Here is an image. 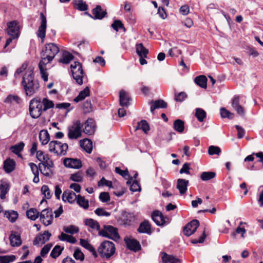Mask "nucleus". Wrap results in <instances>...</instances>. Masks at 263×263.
<instances>
[{"label": "nucleus", "mask_w": 263, "mask_h": 263, "mask_svg": "<svg viewBox=\"0 0 263 263\" xmlns=\"http://www.w3.org/2000/svg\"><path fill=\"white\" fill-rule=\"evenodd\" d=\"M21 84L27 96H31L37 92L40 85L38 81L34 79L33 69L29 68L26 71L23 77Z\"/></svg>", "instance_id": "nucleus-1"}, {"label": "nucleus", "mask_w": 263, "mask_h": 263, "mask_svg": "<svg viewBox=\"0 0 263 263\" xmlns=\"http://www.w3.org/2000/svg\"><path fill=\"white\" fill-rule=\"evenodd\" d=\"M60 51L59 47L54 43L46 44L41 54V62L50 63Z\"/></svg>", "instance_id": "nucleus-2"}, {"label": "nucleus", "mask_w": 263, "mask_h": 263, "mask_svg": "<svg viewBox=\"0 0 263 263\" xmlns=\"http://www.w3.org/2000/svg\"><path fill=\"white\" fill-rule=\"evenodd\" d=\"M116 248L114 243L110 241H103L98 249V252L101 257L109 258L115 252Z\"/></svg>", "instance_id": "nucleus-3"}, {"label": "nucleus", "mask_w": 263, "mask_h": 263, "mask_svg": "<svg viewBox=\"0 0 263 263\" xmlns=\"http://www.w3.org/2000/svg\"><path fill=\"white\" fill-rule=\"evenodd\" d=\"M70 67L73 79L76 81V83L79 85H82L85 73L82 64L79 62H74L71 64Z\"/></svg>", "instance_id": "nucleus-4"}, {"label": "nucleus", "mask_w": 263, "mask_h": 263, "mask_svg": "<svg viewBox=\"0 0 263 263\" xmlns=\"http://www.w3.org/2000/svg\"><path fill=\"white\" fill-rule=\"evenodd\" d=\"M42 104L40 98H34L30 101L29 110L32 118L36 119L42 115L44 111Z\"/></svg>", "instance_id": "nucleus-5"}, {"label": "nucleus", "mask_w": 263, "mask_h": 263, "mask_svg": "<svg viewBox=\"0 0 263 263\" xmlns=\"http://www.w3.org/2000/svg\"><path fill=\"white\" fill-rule=\"evenodd\" d=\"M68 148L67 143H62L58 141H52L49 144V150L57 155L64 156Z\"/></svg>", "instance_id": "nucleus-6"}, {"label": "nucleus", "mask_w": 263, "mask_h": 263, "mask_svg": "<svg viewBox=\"0 0 263 263\" xmlns=\"http://www.w3.org/2000/svg\"><path fill=\"white\" fill-rule=\"evenodd\" d=\"M99 235L115 241L120 238L118 229L110 225H104L99 232Z\"/></svg>", "instance_id": "nucleus-7"}, {"label": "nucleus", "mask_w": 263, "mask_h": 263, "mask_svg": "<svg viewBox=\"0 0 263 263\" xmlns=\"http://www.w3.org/2000/svg\"><path fill=\"white\" fill-rule=\"evenodd\" d=\"M80 120L74 121L72 124L68 127V137L69 139H77L82 136L83 129Z\"/></svg>", "instance_id": "nucleus-8"}, {"label": "nucleus", "mask_w": 263, "mask_h": 263, "mask_svg": "<svg viewBox=\"0 0 263 263\" xmlns=\"http://www.w3.org/2000/svg\"><path fill=\"white\" fill-rule=\"evenodd\" d=\"M153 220L158 226L163 227L170 223V218L164 216L159 211H154L151 215Z\"/></svg>", "instance_id": "nucleus-9"}, {"label": "nucleus", "mask_w": 263, "mask_h": 263, "mask_svg": "<svg viewBox=\"0 0 263 263\" xmlns=\"http://www.w3.org/2000/svg\"><path fill=\"white\" fill-rule=\"evenodd\" d=\"M40 220L45 226L51 224L53 221V214L51 209L47 208L43 210L40 214Z\"/></svg>", "instance_id": "nucleus-10"}, {"label": "nucleus", "mask_w": 263, "mask_h": 263, "mask_svg": "<svg viewBox=\"0 0 263 263\" xmlns=\"http://www.w3.org/2000/svg\"><path fill=\"white\" fill-rule=\"evenodd\" d=\"M41 24L37 31V36L41 38L42 42L44 41L46 36V30L47 27V20L46 16L43 12L40 13Z\"/></svg>", "instance_id": "nucleus-11"}, {"label": "nucleus", "mask_w": 263, "mask_h": 263, "mask_svg": "<svg viewBox=\"0 0 263 263\" xmlns=\"http://www.w3.org/2000/svg\"><path fill=\"white\" fill-rule=\"evenodd\" d=\"M84 126L83 132L86 135L90 136L94 134L96 125L95 121L92 118H88L84 123L82 125Z\"/></svg>", "instance_id": "nucleus-12"}, {"label": "nucleus", "mask_w": 263, "mask_h": 263, "mask_svg": "<svg viewBox=\"0 0 263 263\" xmlns=\"http://www.w3.org/2000/svg\"><path fill=\"white\" fill-rule=\"evenodd\" d=\"M199 226V222L198 220H192L183 228L184 234L187 236H191L196 232Z\"/></svg>", "instance_id": "nucleus-13"}, {"label": "nucleus", "mask_w": 263, "mask_h": 263, "mask_svg": "<svg viewBox=\"0 0 263 263\" xmlns=\"http://www.w3.org/2000/svg\"><path fill=\"white\" fill-rule=\"evenodd\" d=\"M36 157L38 160L40 161L39 163V166L44 165L45 164L49 165V164L53 165L54 164L49 156L41 151H39L36 152Z\"/></svg>", "instance_id": "nucleus-14"}, {"label": "nucleus", "mask_w": 263, "mask_h": 263, "mask_svg": "<svg viewBox=\"0 0 263 263\" xmlns=\"http://www.w3.org/2000/svg\"><path fill=\"white\" fill-rule=\"evenodd\" d=\"M7 33L10 36H19V27L16 21L9 22L7 23Z\"/></svg>", "instance_id": "nucleus-15"}, {"label": "nucleus", "mask_w": 263, "mask_h": 263, "mask_svg": "<svg viewBox=\"0 0 263 263\" xmlns=\"http://www.w3.org/2000/svg\"><path fill=\"white\" fill-rule=\"evenodd\" d=\"M134 218L135 217L133 213L123 212L119 218V221L122 224L129 226L134 221Z\"/></svg>", "instance_id": "nucleus-16"}, {"label": "nucleus", "mask_w": 263, "mask_h": 263, "mask_svg": "<svg viewBox=\"0 0 263 263\" xmlns=\"http://www.w3.org/2000/svg\"><path fill=\"white\" fill-rule=\"evenodd\" d=\"M64 164L67 167L75 169L80 168L82 166L80 160L74 158H66L64 160Z\"/></svg>", "instance_id": "nucleus-17"}, {"label": "nucleus", "mask_w": 263, "mask_h": 263, "mask_svg": "<svg viewBox=\"0 0 263 263\" xmlns=\"http://www.w3.org/2000/svg\"><path fill=\"white\" fill-rule=\"evenodd\" d=\"M51 234L48 231H44L42 234H40L35 237L33 240L34 245H43L48 241Z\"/></svg>", "instance_id": "nucleus-18"}, {"label": "nucleus", "mask_w": 263, "mask_h": 263, "mask_svg": "<svg viewBox=\"0 0 263 263\" xmlns=\"http://www.w3.org/2000/svg\"><path fill=\"white\" fill-rule=\"evenodd\" d=\"M232 106L237 113L241 116H243L245 114V109L242 106L239 104V97L235 96L232 99Z\"/></svg>", "instance_id": "nucleus-19"}, {"label": "nucleus", "mask_w": 263, "mask_h": 263, "mask_svg": "<svg viewBox=\"0 0 263 263\" xmlns=\"http://www.w3.org/2000/svg\"><path fill=\"white\" fill-rule=\"evenodd\" d=\"M125 243L127 248L135 252L141 250V247L138 241L135 239L125 238Z\"/></svg>", "instance_id": "nucleus-20"}, {"label": "nucleus", "mask_w": 263, "mask_h": 263, "mask_svg": "<svg viewBox=\"0 0 263 263\" xmlns=\"http://www.w3.org/2000/svg\"><path fill=\"white\" fill-rule=\"evenodd\" d=\"M77 196L73 191L70 190L65 191L62 195V200L64 202L73 203L77 200Z\"/></svg>", "instance_id": "nucleus-21"}, {"label": "nucleus", "mask_w": 263, "mask_h": 263, "mask_svg": "<svg viewBox=\"0 0 263 263\" xmlns=\"http://www.w3.org/2000/svg\"><path fill=\"white\" fill-rule=\"evenodd\" d=\"M137 231L140 233H146L147 234H151V225L148 220H145L142 222L139 228L137 229Z\"/></svg>", "instance_id": "nucleus-22"}, {"label": "nucleus", "mask_w": 263, "mask_h": 263, "mask_svg": "<svg viewBox=\"0 0 263 263\" xmlns=\"http://www.w3.org/2000/svg\"><path fill=\"white\" fill-rule=\"evenodd\" d=\"M92 13L93 15L92 18L94 20H101L107 15L106 11H102V8L100 5H97L96 8L93 9Z\"/></svg>", "instance_id": "nucleus-23"}, {"label": "nucleus", "mask_w": 263, "mask_h": 263, "mask_svg": "<svg viewBox=\"0 0 263 263\" xmlns=\"http://www.w3.org/2000/svg\"><path fill=\"white\" fill-rule=\"evenodd\" d=\"M15 162L13 159L7 158L4 162V170L7 173H10L15 170Z\"/></svg>", "instance_id": "nucleus-24"}, {"label": "nucleus", "mask_w": 263, "mask_h": 263, "mask_svg": "<svg viewBox=\"0 0 263 263\" xmlns=\"http://www.w3.org/2000/svg\"><path fill=\"white\" fill-rule=\"evenodd\" d=\"M189 183V180L185 179H178L177 180L176 187L179 190L180 194L182 195L186 193Z\"/></svg>", "instance_id": "nucleus-25"}, {"label": "nucleus", "mask_w": 263, "mask_h": 263, "mask_svg": "<svg viewBox=\"0 0 263 263\" xmlns=\"http://www.w3.org/2000/svg\"><path fill=\"white\" fill-rule=\"evenodd\" d=\"M161 258L163 263H181V262L180 259L164 252L161 253Z\"/></svg>", "instance_id": "nucleus-26"}, {"label": "nucleus", "mask_w": 263, "mask_h": 263, "mask_svg": "<svg viewBox=\"0 0 263 263\" xmlns=\"http://www.w3.org/2000/svg\"><path fill=\"white\" fill-rule=\"evenodd\" d=\"M39 167L41 173L46 177H50L53 174L52 168L54 167V164H49V165L45 164L41 166H39Z\"/></svg>", "instance_id": "nucleus-27"}, {"label": "nucleus", "mask_w": 263, "mask_h": 263, "mask_svg": "<svg viewBox=\"0 0 263 263\" xmlns=\"http://www.w3.org/2000/svg\"><path fill=\"white\" fill-rule=\"evenodd\" d=\"M80 145L87 153L90 154L91 153L92 150V142L90 140L87 138L81 140L80 141Z\"/></svg>", "instance_id": "nucleus-28"}, {"label": "nucleus", "mask_w": 263, "mask_h": 263, "mask_svg": "<svg viewBox=\"0 0 263 263\" xmlns=\"http://www.w3.org/2000/svg\"><path fill=\"white\" fill-rule=\"evenodd\" d=\"M130 98L127 93L122 90L120 91L119 101L120 104L122 106H128L129 105Z\"/></svg>", "instance_id": "nucleus-29"}, {"label": "nucleus", "mask_w": 263, "mask_h": 263, "mask_svg": "<svg viewBox=\"0 0 263 263\" xmlns=\"http://www.w3.org/2000/svg\"><path fill=\"white\" fill-rule=\"evenodd\" d=\"M10 244L12 247H17L22 244V240L20 236L17 232H13L9 237Z\"/></svg>", "instance_id": "nucleus-30"}, {"label": "nucleus", "mask_w": 263, "mask_h": 263, "mask_svg": "<svg viewBox=\"0 0 263 263\" xmlns=\"http://www.w3.org/2000/svg\"><path fill=\"white\" fill-rule=\"evenodd\" d=\"M73 7L75 9L80 11H85L88 10V6L83 0H75L73 1Z\"/></svg>", "instance_id": "nucleus-31"}, {"label": "nucleus", "mask_w": 263, "mask_h": 263, "mask_svg": "<svg viewBox=\"0 0 263 263\" xmlns=\"http://www.w3.org/2000/svg\"><path fill=\"white\" fill-rule=\"evenodd\" d=\"M136 50L137 54L140 57H147L148 50L144 47L142 43L137 44L136 45Z\"/></svg>", "instance_id": "nucleus-32"}, {"label": "nucleus", "mask_w": 263, "mask_h": 263, "mask_svg": "<svg viewBox=\"0 0 263 263\" xmlns=\"http://www.w3.org/2000/svg\"><path fill=\"white\" fill-rule=\"evenodd\" d=\"M195 83L203 88L207 87V78L205 76L200 75L196 77L194 79Z\"/></svg>", "instance_id": "nucleus-33"}, {"label": "nucleus", "mask_w": 263, "mask_h": 263, "mask_svg": "<svg viewBox=\"0 0 263 263\" xmlns=\"http://www.w3.org/2000/svg\"><path fill=\"white\" fill-rule=\"evenodd\" d=\"M39 139L42 145H46L49 142L50 135L47 130H42L40 132Z\"/></svg>", "instance_id": "nucleus-34"}, {"label": "nucleus", "mask_w": 263, "mask_h": 263, "mask_svg": "<svg viewBox=\"0 0 263 263\" xmlns=\"http://www.w3.org/2000/svg\"><path fill=\"white\" fill-rule=\"evenodd\" d=\"M90 95V90L88 87H86L83 90L81 91L78 96L74 99L75 102H79L84 100L86 97Z\"/></svg>", "instance_id": "nucleus-35"}, {"label": "nucleus", "mask_w": 263, "mask_h": 263, "mask_svg": "<svg viewBox=\"0 0 263 263\" xmlns=\"http://www.w3.org/2000/svg\"><path fill=\"white\" fill-rule=\"evenodd\" d=\"M48 63H44L43 62H40L39 64V67L40 70L42 78L44 81H48V74L46 72V66Z\"/></svg>", "instance_id": "nucleus-36"}, {"label": "nucleus", "mask_w": 263, "mask_h": 263, "mask_svg": "<svg viewBox=\"0 0 263 263\" xmlns=\"http://www.w3.org/2000/svg\"><path fill=\"white\" fill-rule=\"evenodd\" d=\"M138 129H141L144 133H147L150 130V127L146 120H142L137 123L136 130Z\"/></svg>", "instance_id": "nucleus-37"}, {"label": "nucleus", "mask_w": 263, "mask_h": 263, "mask_svg": "<svg viewBox=\"0 0 263 263\" xmlns=\"http://www.w3.org/2000/svg\"><path fill=\"white\" fill-rule=\"evenodd\" d=\"M58 238L61 241H66L68 242L74 244L77 242V239L71 235H67L63 232L58 236Z\"/></svg>", "instance_id": "nucleus-38"}, {"label": "nucleus", "mask_w": 263, "mask_h": 263, "mask_svg": "<svg viewBox=\"0 0 263 263\" xmlns=\"http://www.w3.org/2000/svg\"><path fill=\"white\" fill-rule=\"evenodd\" d=\"M26 216L31 220H35L40 216V212L36 209L31 208L26 212Z\"/></svg>", "instance_id": "nucleus-39"}, {"label": "nucleus", "mask_w": 263, "mask_h": 263, "mask_svg": "<svg viewBox=\"0 0 263 263\" xmlns=\"http://www.w3.org/2000/svg\"><path fill=\"white\" fill-rule=\"evenodd\" d=\"M195 117L198 121L203 122L206 117V113L204 110L201 108H197L195 109Z\"/></svg>", "instance_id": "nucleus-40"}, {"label": "nucleus", "mask_w": 263, "mask_h": 263, "mask_svg": "<svg viewBox=\"0 0 263 263\" xmlns=\"http://www.w3.org/2000/svg\"><path fill=\"white\" fill-rule=\"evenodd\" d=\"M173 127L176 131L181 133L184 129V123L180 119H177L174 122Z\"/></svg>", "instance_id": "nucleus-41"}, {"label": "nucleus", "mask_w": 263, "mask_h": 263, "mask_svg": "<svg viewBox=\"0 0 263 263\" xmlns=\"http://www.w3.org/2000/svg\"><path fill=\"white\" fill-rule=\"evenodd\" d=\"M85 224L92 229H96L97 230H100V229L99 222L93 219L88 218L85 219Z\"/></svg>", "instance_id": "nucleus-42"}, {"label": "nucleus", "mask_w": 263, "mask_h": 263, "mask_svg": "<svg viewBox=\"0 0 263 263\" xmlns=\"http://www.w3.org/2000/svg\"><path fill=\"white\" fill-rule=\"evenodd\" d=\"M77 202L79 205L84 209H87L89 207V202L88 200L85 199L84 197L80 195L77 196Z\"/></svg>", "instance_id": "nucleus-43"}, {"label": "nucleus", "mask_w": 263, "mask_h": 263, "mask_svg": "<svg viewBox=\"0 0 263 263\" xmlns=\"http://www.w3.org/2000/svg\"><path fill=\"white\" fill-rule=\"evenodd\" d=\"M13 102L20 104L21 102V99L17 95H10L4 100V102L8 104H11Z\"/></svg>", "instance_id": "nucleus-44"}, {"label": "nucleus", "mask_w": 263, "mask_h": 263, "mask_svg": "<svg viewBox=\"0 0 263 263\" xmlns=\"http://www.w3.org/2000/svg\"><path fill=\"white\" fill-rule=\"evenodd\" d=\"M64 247L56 245L51 251L50 256L53 258H56L62 253Z\"/></svg>", "instance_id": "nucleus-45"}, {"label": "nucleus", "mask_w": 263, "mask_h": 263, "mask_svg": "<svg viewBox=\"0 0 263 263\" xmlns=\"http://www.w3.org/2000/svg\"><path fill=\"white\" fill-rule=\"evenodd\" d=\"M63 230L66 233L73 235L78 233L79 231V229L78 227L74 225H70L68 226L64 227L63 228Z\"/></svg>", "instance_id": "nucleus-46"}, {"label": "nucleus", "mask_w": 263, "mask_h": 263, "mask_svg": "<svg viewBox=\"0 0 263 263\" xmlns=\"http://www.w3.org/2000/svg\"><path fill=\"white\" fill-rule=\"evenodd\" d=\"M41 102L43 103L42 106L44 111L54 107L53 102L52 101L48 100L47 98H44Z\"/></svg>", "instance_id": "nucleus-47"}, {"label": "nucleus", "mask_w": 263, "mask_h": 263, "mask_svg": "<svg viewBox=\"0 0 263 263\" xmlns=\"http://www.w3.org/2000/svg\"><path fill=\"white\" fill-rule=\"evenodd\" d=\"M24 146L25 144L24 142H21L18 144L12 146L10 149L14 154L17 155L23 151Z\"/></svg>", "instance_id": "nucleus-48"}, {"label": "nucleus", "mask_w": 263, "mask_h": 263, "mask_svg": "<svg viewBox=\"0 0 263 263\" xmlns=\"http://www.w3.org/2000/svg\"><path fill=\"white\" fill-rule=\"evenodd\" d=\"M216 174L213 172H204L201 173L200 178L203 181H208L214 178Z\"/></svg>", "instance_id": "nucleus-49"}, {"label": "nucleus", "mask_w": 263, "mask_h": 263, "mask_svg": "<svg viewBox=\"0 0 263 263\" xmlns=\"http://www.w3.org/2000/svg\"><path fill=\"white\" fill-rule=\"evenodd\" d=\"M5 216L7 217L11 222H14L18 218V214L14 211L11 212H6Z\"/></svg>", "instance_id": "nucleus-50"}, {"label": "nucleus", "mask_w": 263, "mask_h": 263, "mask_svg": "<svg viewBox=\"0 0 263 263\" xmlns=\"http://www.w3.org/2000/svg\"><path fill=\"white\" fill-rule=\"evenodd\" d=\"M9 189V185L7 183H3L0 185V197L2 199L5 198Z\"/></svg>", "instance_id": "nucleus-51"}, {"label": "nucleus", "mask_w": 263, "mask_h": 263, "mask_svg": "<svg viewBox=\"0 0 263 263\" xmlns=\"http://www.w3.org/2000/svg\"><path fill=\"white\" fill-rule=\"evenodd\" d=\"M220 115L222 118L232 119L234 117V114L226 109L224 107L220 108Z\"/></svg>", "instance_id": "nucleus-52"}, {"label": "nucleus", "mask_w": 263, "mask_h": 263, "mask_svg": "<svg viewBox=\"0 0 263 263\" xmlns=\"http://www.w3.org/2000/svg\"><path fill=\"white\" fill-rule=\"evenodd\" d=\"M41 192L46 199H49L52 197V193L50 192L48 186L47 185H43L42 186Z\"/></svg>", "instance_id": "nucleus-53"}, {"label": "nucleus", "mask_w": 263, "mask_h": 263, "mask_svg": "<svg viewBox=\"0 0 263 263\" xmlns=\"http://www.w3.org/2000/svg\"><path fill=\"white\" fill-rule=\"evenodd\" d=\"M111 26L116 31H118L119 29H123L124 31L126 30L124 24L119 20L114 21Z\"/></svg>", "instance_id": "nucleus-54"}, {"label": "nucleus", "mask_w": 263, "mask_h": 263, "mask_svg": "<svg viewBox=\"0 0 263 263\" xmlns=\"http://www.w3.org/2000/svg\"><path fill=\"white\" fill-rule=\"evenodd\" d=\"M70 179L78 182H81L83 180V175L81 172H78L71 175Z\"/></svg>", "instance_id": "nucleus-55"}, {"label": "nucleus", "mask_w": 263, "mask_h": 263, "mask_svg": "<svg viewBox=\"0 0 263 263\" xmlns=\"http://www.w3.org/2000/svg\"><path fill=\"white\" fill-rule=\"evenodd\" d=\"M187 95L184 92L175 94L174 100L176 102H182L187 98Z\"/></svg>", "instance_id": "nucleus-56"}, {"label": "nucleus", "mask_w": 263, "mask_h": 263, "mask_svg": "<svg viewBox=\"0 0 263 263\" xmlns=\"http://www.w3.org/2000/svg\"><path fill=\"white\" fill-rule=\"evenodd\" d=\"M220 153L221 149L218 146L211 145L209 147L208 153L210 155H219Z\"/></svg>", "instance_id": "nucleus-57"}, {"label": "nucleus", "mask_w": 263, "mask_h": 263, "mask_svg": "<svg viewBox=\"0 0 263 263\" xmlns=\"http://www.w3.org/2000/svg\"><path fill=\"white\" fill-rule=\"evenodd\" d=\"M83 109L85 114L90 112L92 111V104L90 100L87 99L84 103Z\"/></svg>", "instance_id": "nucleus-58"}, {"label": "nucleus", "mask_w": 263, "mask_h": 263, "mask_svg": "<svg viewBox=\"0 0 263 263\" xmlns=\"http://www.w3.org/2000/svg\"><path fill=\"white\" fill-rule=\"evenodd\" d=\"M14 255L0 256V263H10L15 259Z\"/></svg>", "instance_id": "nucleus-59"}, {"label": "nucleus", "mask_w": 263, "mask_h": 263, "mask_svg": "<svg viewBox=\"0 0 263 263\" xmlns=\"http://www.w3.org/2000/svg\"><path fill=\"white\" fill-rule=\"evenodd\" d=\"M154 103L157 108H166L167 107V103L163 100H157L154 102L152 101V103Z\"/></svg>", "instance_id": "nucleus-60"}, {"label": "nucleus", "mask_w": 263, "mask_h": 263, "mask_svg": "<svg viewBox=\"0 0 263 263\" xmlns=\"http://www.w3.org/2000/svg\"><path fill=\"white\" fill-rule=\"evenodd\" d=\"M52 246V245L51 243H48L45 245L41 251L40 254L41 257H45L46 255L48 253Z\"/></svg>", "instance_id": "nucleus-61"}, {"label": "nucleus", "mask_w": 263, "mask_h": 263, "mask_svg": "<svg viewBox=\"0 0 263 263\" xmlns=\"http://www.w3.org/2000/svg\"><path fill=\"white\" fill-rule=\"evenodd\" d=\"M73 56L71 53H67L60 60V62L64 64H68L73 59Z\"/></svg>", "instance_id": "nucleus-62"}, {"label": "nucleus", "mask_w": 263, "mask_h": 263, "mask_svg": "<svg viewBox=\"0 0 263 263\" xmlns=\"http://www.w3.org/2000/svg\"><path fill=\"white\" fill-rule=\"evenodd\" d=\"M246 231L244 228H241L240 227H238L235 231L231 233V235L233 237L235 238L236 234H241V236L242 238H244V234H245Z\"/></svg>", "instance_id": "nucleus-63"}, {"label": "nucleus", "mask_w": 263, "mask_h": 263, "mask_svg": "<svg viewBox=\"0 0 263 263\" xmlns=\"http://www.w3.org/2000/svg\"><path fill=\"white\" fill-rule=\"evenodd\" d=\"M73 257L77 260H83L84 258V255L83 253L79 249H76L73 253Z\"/></svg>", "instance_id": "nucleus-64"}]
</instances>
